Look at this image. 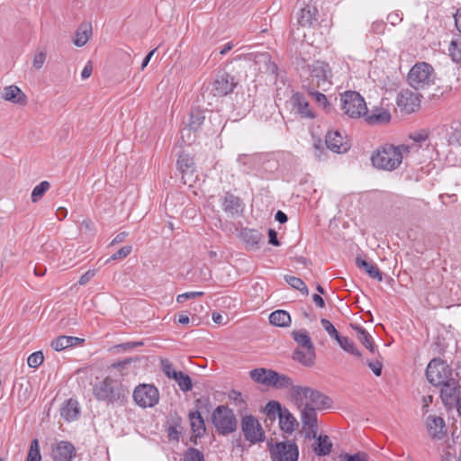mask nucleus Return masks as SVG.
<instances>
[{"label":"nucleus","instance_id":"obj_3","mask_svg":"<svg viewBox=\"0 0 461 461\" xmlns=\"http://www.w3.org/2000/svg\"><path fill=\"white\" fill-rule=\"evenodd\" d=\"M371 161L378 169L393 171L402 162V153L394 145H384L372 155Z\"/></svg>","mask_w":461,"mask_h":461},{"label":"nucleus","instance_id":"obj_40","mask_svg":"<svg viewBox=\"0 0 461 461\" xmlns=\"http://www.w3.org/2000/svg\"><path fill=\"white\" fill-rule=\"evenodd\" d=\"M183 392H189L193 388V383L190 376L181 371L173 373V378Z\"/></svg>","mask_w":461,"mask_h":461},{"label":"nucleus","instance_id":"obj_8","mask_svg":"<svg viewBox=\"0 0 461 461\" xmlns=\"http://www.w3.org/2000/svg\"><path fill=\"white\" fill-rule=\"evenodd\" d=\"M133 400L141 408L155 406L159 400V393L156 386L148 384L138 385L133 391Z\"/></svg>","mask_w":461,"mask_h":461},{"label":"nucleus","instance_id":"obj_17","mask_svg":"<svg viewBox=\"0 0 461 461\" xmlns=\"http://www.w3.org/2000/svg\"><path fill=\"white\" fill-rule=\"evenodd\" d=\"M440 386V397L445 405H452L459 400V385L456 379L451 378Z\"/></svg>","mask_w":461,"mask_h":461},{"label":"nucleus","instance_id":"obj_22","mask_svg":"<svg viewBox=\"0 0 461 461\" xmlns=\"http://www.w3.org/2000/svg\"><path fill=\"white\" fill-rule=\"evenodd\" d=\"M221 206L225 212L235 215L242 211V203L240 199L230 193H226L221 199Z\"/></svg>","mask_w":461,"mask_h":461},{"label":"nucleus","instance_id":"obj_1","mask_svg":"<svg viewBox=\"0 0 461 461\" xmlns=\"http://www.w3.org/2000/svg\"><path fill=\"white\" fill-rule=\"evenodd\" d=\"M291 398L297 407L328 409L332 403L330 397L307 386L296 385L292 387Z\"/></svg>","mask_w":461,"mask_h":461},{"label":"nucleus","instance_id":"obj_62","mask_svg":"<svg viewBox=\"0 0 461 461\" xmlns=\"http://www.w3.org/2000/svg\"><path fill=\"white\" fill-rule=\"evenodd\" d=\"M410 139L412 142L418 143L420 145L422 142L426 141L428 139V134L424 131L415 133L410 136Z\"/></svg>","mask_w":461,"mask_h":461},{"label":"nucleus","instance_id":"obj_46","mask_svg":"<svg viewBox=\"0 0 461 461\" xmlns=\"http://www.w3.org/2000/svg\"><path fill=\"white\" fill-rule=\"evenodd\" d=\"M281 404L276 401H270L267 403L265 411L269 419H276V416L279 418L280 414L283 413Z\"/></svg>","mask_w":461,"mask_h":461},{"label":"nucleus","instance_id":"obj_35","mask_svg":"<svg viewBox=\"0 0 461 461\" xmlns=\"http://www.w3.org/2000/svg\"><path fill=\"white\" fill-rule=\"evenodd\" d=\"M92 33V26L90 23H83L79 26L76 32L73 42L77 47H83L88 41Z\"/></svg>","mask_w":461,"mask_h":461},{"label":"nucleus","instance_id":"obj_59","mask_svg":"<svg viewBox=\"0 0 461 461\" xmlns=\"http://www.w3.org/2000/svg\"><path fill=\"white\" fill-rule=\"evenodd\" d=\"M347 461H368L367 455L364 452H358L354 455H346Z\"/></svg>","mask_w":461,"mask_h":461},{"label":"nucleus","instance_id":"obj_15","mask_svg":"<svg viewBox=\"0 0 461 461\" xmlns=\"http://www.w3.org/2000/svg\"><path fill=\"white\" fill-rule=\"evenodd\" d=\"M327 148L332 152L346 153L350 149V143L347 137L342 136L339 131H330L325 137Z\"/></svg>","mask_w":461,"mask_h":461},{"label":"nucleus","instance_id":"obj_41","mask_svg":"<svg viewBox=\"0 0 461 461\" xmlns=\"http://www.w3.org/2000/svg\"><path fill=\"white\" fill-rule=\"evenodd\" d=\"M270 372H272L271 369L255 368L249 372V375L255 382L268 386L270 379V375H268V374Z\"/></svg>","mask_w":461,"mask_h":461},{"label":"nucleus","instance_id":"obj_13","mask_svg":"<svg viewBox=\"0 0 461 461\" xmlns=\"http://www.w3.org/2000/svg\"><path fill=\"white\" fill-rule=\"evenodd\" d=\"M300 411V418L303 429L306 438H316L318 433V420L315 407H297Z\"/></svg>","mask_w":461,"mask_h":461},{"label":"nucleus","instance_id":"obj_39","mask_svg":"<svg viewBox=\"0 0 461 461\" xmlns=\"http://www.w3.org/2000/svg\"><path fill=\"white\" fill-rule=\"evenodd\" d=\"M205 116L203 112L199 109H194L190 112L189 122L186 127L190 131H197L203 123Z\"/></svg>","mask_w":461,"mask_h":461},{"label":"nucleus","instance_id":"obj_36","mask_svg":"<svg viewBox=\"0 0 461 461\" xmlns=\"http://www.w3.org/2000/svg\"><path fill=\"white\" fill-rule=\"evenodd\" d=\"M269 322L277 327H287L291 323L290 314L284 310H277L269 315Z\"/></svg>","mask_w":461,"mask_h":461},{"label":"nucleus","instance_id":"obj_23","mask_svg":"<svg viewBox=\"0 0 461 461\" xmlns=\"http://www.w3.org/2000/svg\"><path fill=\"white\" fill-rule=\"evenodd\" d=\"M315 439L314 444L312 445V450L318 456H325L330 454L332 450V443L330 439V437L327 435H319L316 434V438H312Z\"/></svg>","mask_w":461,"mask_h":461},{"label":"nucleus","instance_id":"obj_18","mask_svg":"<svg viewBox=\"0 0 461 461\" xmlns=\"http://www.w3.org/2000/svg\"><path fill=\"white\" fill-rule=\"evenodd\" d=\"M396 102L401 110L407 113H413L420 105L417 94L409 90L400 92L397 95Z\"/></svg>","mask_w":461,"mask_h":461},{"label":"nucleus","instance_id":"obj_25","mask_svg":"<svg viewBox=\"0 0 461 461\" xmlns=\"http://www.w3.org/2000/svg\"><path fill=\"white\" fill-rule=\"evenodd\" d=\"M240 238L249 249H258L260 242L263 240L264 236L257 230L242 229L240 231Z\"/></svg>","mask_w":461,"mask_h":461},{"label":"nucleus","instance_id":"obj_28","mask_svg":"<svg viewBox=\"0 0 461 461\" xmlns=\"http://www.w3.org/2000/svg\"><path fill=\"white\" fill-rule=\"evenodd\" d=\"M190 425L195 437L201 438L205 433V423L199 411H190L188 414Z\"/></svg>","mask_w":461,"mask_h":461},{"label":"nucleus","instance_id":"obj_55","mask_svg":"<svg viewBox=\"0 0 461 461\" xmlns=\"http://www.w3.org/2000/svg\"><path fill=\"white\" fill-rule=\"evenodd\" d=\"M47 54L44 51H40L34 55L32 66L35 69H41L45 61H46Z\"/></svg>","mask_w":461,"mask_h":461},{"label":"nucleus","instance_id":"obj_2","mask_svg":"<svg viewBox=\"0 0 461 461\" xmlns=\"http://www.w3.org/2000/svg\"><path fill=\"white\" fill-rule=\"evenodd\" d=\"M308 75V87L320 88L328 91L332 86V70L329 63L321 60H314L303 68Z\"/></svg>","mask_w":461,"mask_h":461},{"label":"nucleus","instance_id":"obj_60","mask_svg":"<svg viewBox=\"0 0 461 461\" xmlns=\"http://www.w3.org/2000/svg\"><path fill=\"white\" fill-rule=\"evenodd\" d=\"M385 23L383 21H375L371 25V32L375 34H381L384 32Z\"/></svg>","mask_w":461,"mask_h":461},{"label":"nucleus","instance_id":"obj_20","mask_svg":"<svg viewBox=\"0 0 461 461\" xmlns=\"http://www.w3.org/2000/svg\"><path fill=\"white\" fill-rule=\"evenodd\" d=\"M293 106L303 118L312 119L314 113L310 108V104L303 95L295 93L292 96Z\"/></svg>","mask_w":461,"mask_h":461},{"label":"nucleus","instance_id":"obj_54","mask_svg":"<svg viewBox=\"0 0 461 461\" xmlns=\"http://www.w3.org/2000/svg\"><path fill=\"white\" fill-rule=\"evenodd\" d=\"M259 61H263L267 65V70L272 74H276L277 66L270 60V57L268 54L264 53L259 55Z\"/></svg>","mask_w":461,"mask_h":461},{"label":"nucleus","instance_id":"obj_21","mask_svg":"<svg viewBox=\"0 0 461 461\" xmlns=\"http://www.w3.org/2000/svg\"><path fill=\"white\" fill-rule=\"evenodd\" d=\"M426 423L428 431L432 438H441L446 434L445 422L441 417L429 415Z\"/></svg>","mask_w":461,"mask_h":461},{"label":"nucleus","instance_id":"obj_57","mask_svg":"<svg viewBox=\"0 0 461 461\" xmlns=\"http://www.w3.org/2000/svg\"><path fill=\"white\" fill-rule=\"evenodd\" d=\"M161 366L165 375L170 379L173 378V373H178V371L174 369L173 364L167 359L161 360Z\"/></svg>","mask_w":461,"mask_h":461},{"label":"nucleus","instance_id":"obj_26","mask_svg":"<svg viewBox=\"0 0 461 461\" xmlns=\"http://www.w3.org/2000/svg\"><path fill=\"white\" fill-rule=\"evenodd\" d=\"M237 162L244 167L243 172L249 174L250 171L257 170L258 166L262 164V157L259 155L240 154L237 158Z\"/></svg>","mask_w":461,"mask_h":461},{"label":"nucleus","instance_id":"obj_33","mask_svg":"<svg viewBox=\"0 0 461 461\" xmlns=\"http://www.w3.org/2000/svg\"><path fill=\"white\" fill-rule=\"evenodd\" d=\"M366 121L370 124H383L391 120L390 113L383 108H375L371 114L366 113Z\"/></svg>","mask_w":461,"mask_h":461},{"label":"nucleus","instance_id":"obj_19","mask_svg":"<svg viewBox=\"0 0 461 461\" xmlns=\"http://www.w3.org/2000/svg\"><path fill=\"white\" fill-rule=\"evenodd\" d=\"M2 98L13 104L25 105L27 104V96L17 86L12 85L4 87Z\"/></svg>","mask_w":461,"mask_h":461},{"label":"nucleus","instance_id":"obj_42","mask_svg":"<svg viewBox=\"0 0 461 461\" xmlns=\"http://www.w3.org/2000/svg\"><path fill=\"white\" fill-rule=\"evenodd\" d=\"M337 342L340 346L342 349L350 353L357 357H361L360 351L356 348L354 342L350 340L348 337L339 336L336 339Z\"/></svg>","mask_w":461,"mask_h":461},{"label":"nucleus","instance_id":"obj_58","mask_svg":"<svg viewBox=\"0 0 461 461\" xmlns=\"http://www.w3.org/2000/svg\"><path fill=\"white\" fill-rule=\"evenodd\" d=\"M367 366L376 376L382 375L383 365L380 361H366Z\"/></svg>","mask_w":461,"mask_h":461},{"label":"nucleus","instance_id":"obj_11","mask_svg":"<svg viewBox=\"0 0 461 461\" xmlns=\"http://www.w3.org/2000/svg\"><path fill=\"white\" fill-rule=\"evenodd\" d=\"M238 82L233 76L227 72L220 73L212 83L211 93L213 96L223 97L233 92Z\"/></svg>","mask_w":461,"mask_h":461},{"label":"nucleus","instance_id":"obj_56","mask_svg":"<svg viewBox=\"0 0 461 461\" xmlns=\"http://www.w3.org/2000/svg\"><path fill=\"white\" fill-rule=\"evenodd\" d=\"M131 246H124L111 256L109 260H117L126 258L131 252Z\"/></svg>","mask_w":461,"mask_h":461},{"label":"nucleus","instance_id":"obj_9","mask_svg":"<svg viewBox=\"0 0 461 461\" xmlns=\"http://www.w3.org/2000/svg\"><path fill=\"white\" fill-rule=\"evenodd\" d=\"M94 394L96 399L109 402H115L122 397L118 384L111 377H105L94 387Z\"/></svg>","mask_w":461,"mask_h":461},{"label":"nucleus","instance_id":"obj_53","mask_svg":"<svg viewBox=\"0 0 461 461\" xmlns=\"http://www.w3.org/2000/svg\"><path fill=\"white\" fill-rule=\"evenodd\" d=\"M204 294L203 292H186L176 296V302L179 303H183L187 300L194 299L198 296H203Z\"/></svg>","mask_w":461,"mask_h":461},{"label":"nucleus","instance_id":"obj_48","mask_svg":"<svg viewBox=\"0 0 461 461\" xmlns=\"http://www.w3.org/2000/svg\"><path fill=\"white\" fill-rule=\"evenodd\" d=\"M184 461H204V456L197 448L188 447L185 452Z\"/></svg>","mask_w":461,"mask_h":461},{"label":"nucleus","instance_id":"obj_50","mask_svg":"<svg viewBox=\"0 0 461 461\" xmlns=\"http://www.w3.org/2000/svg\"><path fill=\"white\" fill-rule=\"evenodd\" d=\"M44 360V357L41 351H36L31 354L27 359V364L30 367H39Z\"/></svg>","mask_w":461,"mask_h":461},{"label":"nucleus","instance_id":"obj_6","mask_svg":"<svg viewBox=\"0 0 461 461\" xmlns=\"http://www.w3.org/2000/svg\"><path fill=\"white\" fill-rule=\"evenodd\" d=\"M408 81L415 89H424L434 82L433 68L428 63L414 65L409 72Z\"/></svg>","mask_w":461,"mask_h":461},{"label":"nucleus","instance_id":"obj_24","mask_svg":"<svg viewBox=\"0 0 461 461\" xmlns=\"http://www.w3.org/2000/svg\"><path fill=\"white\" fill-rule=\"evenodd\" d=\"M268 375H270L268 386L276 389H289L290 393H292V387L296 386L294 385L292 379L285 375L272 370Z\"/></svg>","mask_w":461,"mask_h":461},{"label":"nucleus","instance_id":"obj_5","mask_svg":"<svg viewBox=\"0 0 461 461\" xmlns=\"http://www.w3.org/2000/svg\"><path fill=\"white\" fill-rule=\"evenodd\" d=\"M341 108L345 114L351 118H359L367 113L364 98L355 91H348L341 95Z\"/></svg>","mask_w":461,"mask_h":461},{"label":"nucleus","instance_id":"obj_10","mask_svg":"<svg viewBox=\"0 0 461 461\" xmlns=\"http://www.w3.org/2000/svg\"><path fill=\"white\" fill-rule=\"evenodd\" d=\"M270 454L274 461H297L299 451L294 442L284 441L272 446Z\"/></svg>","mask_w":461,"mask_h":461},{"label":"nucleus","instance_id":"obj_16","mask_svg":"<svg viewBox=\"0 0 461 461\" xmlns=\"http://www.w3.org/2000/svg\"><path fill=\"white\" fill-rule=\"evenodd\" d=\"M76 447L66 440H60L51 447V458L53 461H73L76 456Z\"/></svg>","mask_w":461,"mask_h":461},{"label":"nucleus","instance_id":"obj_30","mask_svg":"<svg viewBox=\"0 0 461 461\" xmlns=\"http://www.w3.org/2000/svg\"><path fill=\"white\" fill-rule=\"evenodd\" d=\"M356 265L358 268L363 269L370 277L378 281L383 280V275L375 264L357 257L356 258Z\"/></svg>","mask_w":461,"mask_h":461},{"label":"nucleus","instance_id":"obj_29","mask_svg":"<svg viewBox=\"0 0 461 461\" xmlns=\"http://www.w3.org/2000/svg\"><path fill=\"white\" fill-rule=\"evenodd\" d=\"M83 341L84 339H79L77 337L59 336L51 341L50 346L56 351H62L69 347L76 346Z\"/></svg>","mask_w":461,"mask_h":461},{"label":"nucleus","instance_id":"obj_12","mask_svg":"<svg viewBox=\"0 0 461 461\" xmlns=\"http://www.w3.org/2000/svg\"><path fill=\"white\" fill-rule=\"evenodd\" d=\"M241 429L245 438L252 444L261 442L265 438L264 430L261 425L252 415H247L242 418Z\"/></svg>","mask_w":461,"mask_h":461},{"label":"nucleus","instance_id":"obj_34","mask_svg":"<svg viewBox=\"0 0 461 461\" xmlns=\"http://www.w3.org/2000/svg\"><path fill=\"white\" fill-rule=\"evenodd\" d=\"M351 328L356 331L357 339L365 346L370 352L374 353L375 345L373 341L371 335L361 326L351 324Z\"/></svg>","mask_w":461,"mask_h":461},{"label":"nucleus","instance_id":"obj_44","mask_svg":"<svg viewBox=\"0 0 461 461\" xmlns=\"http://www.w3.org/2000/svg\"><path fill=\"white\" fill-rule=\"evenodd\" d=\"M285 280L289 285H291L294 289L300 291L303 294H309V289L301 278L294 276L286 275L285 276Z\"/></svg>","mask_w":461,"mask_h":461},{"label":"nucleus","instance_id":"obj_32","mask_svg":"<svg viewBox=\"0 0 461 461\" xmlns=\"http://www.w3.org/2000/svg\"><path fill=\"white\" fill-rule=\"evenodd\" d=\"M279 424L281 429L286 433L294 432L295 428L298 426L296 419L285 408L284 409L283 413L280 414Z\"/></svg>","mask_w":461,"mask_h":461},{"label":"nucleus","instance_id":"obj_4","mask_svg":"<svg viewBox=\"0 0 461 461\" xmlns=\"http://www.w3.org/2000/svg\"><path fill=\"white\" fill-rule=\"evenodd\" d=\"M212 421L219 434L228 435L237 429L236 416L226 405H219L214 409L212 413Z\"/></svg>","mask_w":461,"mask_h":461},{"label":"nucleus","instance_id":"obj_61","mask_svg":"<svg viewBox=\"0 0 461 461\" xmlns=\"http://www.w3.org/2000/svg\"><path fill=\"white\" fill-rule=\"evenodd\" d=\"M95 276V270H88L84 275L81 276V277L78 280V284L80 285H85L87 284L94 276Z\"/></svg>","mask_w":461,"mask_h":461},{"label":"nucleus","instance_id":"obj_31","mask_svg":"<svg viewBox=\"0 0 461 461\" xmlns=\"http://www.w3.org/2000/svg\"><path fill=\"white\" fill-rule=\"evenodd\" d=\"M317 21V9L313 6L306 5L302 8L298 15V23L301 26H311Z\"/></svg>","mask_w":461,"mask_h":461},{"label":"nucleus","instance_id":"obj_49","mask_svg":"<svg viewBox=\"0 0 461 461\" xmlns=\"http://www.w3.org/2000/svg\"><path fill=\"white\" fill-rule=\"evenodd\" d=\"M420 145L412 141L409 144L396 146V148L400 149L401 153H402V159L404 158H407L409 154L417 153L420 150Z\"/></svg>","mask_w":461,"mask_h":461},{"label":"nucleus","instance_id":"obj_7","mask_svg":"<svg viewBox=\"0 0 461 461\" xmlns=\"http://www.w3.org/2000/svg\"><path fill=\"white\" fill-rule=\"evenodd\" d=\"M451 369L441 359H432L426 369V377L434 386H439L451 379Z\"/></svg>","mask_w":461,"mask_h":461},{"label":"nucleus","instance_id":"obj_52","mask_svg":"<svg viewBox=\"0 0 461 461\" xmlns=\"http://www.w3.org/2000/svg\"><path fill=\"white\" fill-rule=\"evenodd\" d=\"M310 88L311 90L309 89V93L314 98L315 102L323 108H326V106L328 105V100L326 95L318 91H315L314 89L316 87Z\"/></svg>","mask_w":461,"mask_h":461},{"label":"nucleus","instance_id":"obj_64","mask_svg":"<svg viewBox=\"0 0 461 461\" xmlns=\"http://www.w3.org/2000/svg\"><path fill=\"white\" fill-rule=\"evenodd\" d=\"M92 72H93V66H92V63L90 61H88L85 65V67H84V68H83V70L81 72L82 79L88 78L91 76Z\"/></svg>","mask_w":461,"mask_h":461},{"label":"nucleus","instance_id":"obj_37","mask_svg":"<svg viewBox=\"0 0 461 461\" xmlns=\"http://www.w3.org/2000/svg\"><path fill=\"white\" fill-rule=\"evenodd\" d=\"M315 357V350L314 349H305L303 351L301 349H295L294 351L293 358L301 363L303 366H311L314 363Z\"/></svg>","mask_w":461,"mask_h":461},{"label":"nucleus","instance_id":"obj_38","mask_svg":"<svg viewBox=\"0 0 461 461\" xmlns=\"http://www.w3.org/2000/svg\"><path fill=\"white\" fill-rule=\"evenodd\" d=\"M294 341L304 349H314L312 339L305 330H294L292 332Z\"/></svg>","mask_w":461,"mask_h":461},{"label":"nucleus","instance_id":"obj_14","mask_svg":"<svg viewBox=\"0 0 461 461\" xmlns=\"http://www.w3.org/2000/svg\"><path fill=\"white\" fill-rule=\"evenodd\" d=\"M177 169L182 174L184 184L192 185L195 173V164L193 157L189 154L182 152L176 162Z\"/></svg>","mask_w":461,"mask_h":461},{"label":"nucleus","instance_id":"obj_43","mask_svg":"<svg viewBox=\"0 0 461 461\" xmlns=\"http://www.w3.org/2000/svg\"><path fill=\"white\" fill-rule=\"evenodd\" d=\"M448 52L453 61L461 63V36H458L450 41Z\"/></svg>","mask_w":461,"mask_h":461},{"label":"nucleus","instance_id":"obj_45","mask_svg":"<svg viewBox=\"0 0 461 461\" xmlns=\"http://www.w3.org/2000/svg\"><path fill=\"white\" fill-rule=\"evenodd\" d=\"M50 184L48 181H42L37 185L32 192L31 198L32 203L39 202L45 194V193L50 189Z\"/></svg>","mask_w":461,"mask_h":461},{"label":"nucleus","instance_id":"obj_47","mask_svg":"<svg viewBox=\"0 0 461 461\" xmlns=\"http://www.w3.org/2000/svg\"><path fill=\"white\" fill-rule=\"evenodd\" d=\"M41 455L40 451V444L37 438H34L31 442L29 453L26 457V461H41Z\"/></svg>","mask_w":461,"mask_h":461},{"label":"nucleus","instance_id":"obj_51","mask_svg":"<svg viewBox=\"0 0 461 461\" xmlns=\"http://www.w3.org/2000/svg\"><path fill=\"white\" fill-rule=\"evenodd\" d=\"M321 323L322 328L327 331L330 338L336 339L339 334L334 325L327 319H321Z\"/></svg>","mask_w":461,"mask_h":461},{"label":"nucleus","instance_id":"obj_27","mask_svg":"<svg viewBox=\"0 0 461 461\" xmlns=\"http://www.w3.org/2000/svg\"><path fill=\"white\" fill-rule=\"evenodd\" d=\"M79 413V404L77 401L74 399L67 400L60 411L61 417L68 421L77 420Z\"/></svg>","mask_w":461,"mask_h":461},{"label":"nucleus","instance_id":"obj_63","mask_svg":"<svg viewBox=\"0 0 461 461\" xmlns=\"http://www.w3.org/2000/svg\"><path fill=\"white\" fill-rule=\"evenodd\" d=\"M402 20V15L398 12H393L387 15V21L393 26L400 23Z\"/></svg>","mask_w":461,"mask_h":461}]
</instances>
